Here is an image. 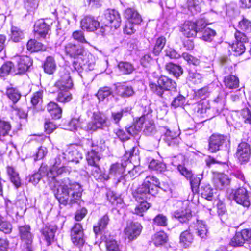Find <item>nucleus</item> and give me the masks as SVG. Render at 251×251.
<instances>
[{"label":"nucleus","instance_id":"obj_30","mask_svg":"<svg viewBox=\"0 0 251 251\" xmlns=\"http://www.w3.org/2000/svg\"><path fill=\"white\" fill-rule=\"evenodd\" d=\"M116 93L119 96L126 98L132 96L135 92L132 86L123 84L116 86Z\"/></svg>","mask_w":251,"mask_h":251},{"label":"nucleus","instance_id":"obj_57","mask_svg":"<svg viewBox=\"0 0 251 251\" xmlns=\"http://www.w3.org/2000/svg\"><path fill=\"white\" fill-rule=\"evenodd\" d=\"M14 66V64L11 62H7L4 63L0 68V77H5L8 75Z\"/></svg>","mask_w":251,"mask_h":251},{"label":"nucleus","instance_id":"obj_52","mask_svg":"<svg viewBox=\"0 0 251 251\" xmlns=\"http://www.w3.org/2000/svg\"><path fill=\"white\" fill-rule=\"evenodd\" d=\"M174 217L177 219L181 223H185L188 221L191 217L189 212H183L176 211L174 213Z\"/></svg>","mask_w":251,"mask_h":251},{"label":"nucleus","instance_id":"obj_53","mask_svg":"<svg viewBox=\"0 0 251 251\" xmlns=\"http://www.w3.org/2000/svg\"><path fill=\"white\" fill-rule=\"evenodd\" d=\"M238 27L242 30L247 32H251V20L243 18L238 23Z\"/></svg>","mask_w":251,"mask_h":251},{"label":"nucleus","instance_id":"obj_4","mask_svg":"<svg viewBox=\"0 0 251 251\" xmlns=\"http://www.w3.org/2000/svg\"><path fill=\"white\" fill-rule=\"evenodd\" d=\"M205 26V23L202 20L196 22L186 21L180 26V31L182 34L187 38L194 37L200 34L201 30Z\"/></svg>","mask_w":251,"mask_h":251},{"label":"nucleus","instance_id":"obj_25","mask_svg":"<svg viewBox=\"0 0 251 251\" xmlns=\"http://www.w3.org/2000/svg\"><path fill=\"white\" fill-rule=\"evenodd\" d=\"M48 173V168L47 165L42 164L37 173L29 176V181L34 184H37L42 178L45 177L48 181L47 174Z\"/></svg>","mask_w":251,"mask_h":251},{"label":"nucleus","instance_id":"obj_24","mask_svg":"<svg viewBox=\"0 0 251 251\" xmlns=\"http://www.w3.org/2000/svg\"><path fill=\"white\" fill-rule=\"evenodd\" d=\"M50 30V26L43 19L37 21L34 27L35 34L42 38H45Z\"/></svg>","mask_w":251,"mask_h":251},{"label":"nucleus","instance_id":"obj_49","mask_svg":"<svg viewBox=\"0 0 251 251\" xmlns=\"http://www.w3.org/2000/svg\"><path fill=\"white\" fill-rule=\"evenodd\" d=\"M6 94L13 103H16L21 98V94L17 89L13 88L7 89Z\"/></svg>","mask_w":251,"mask_h":251},{"label":"nucleus","instance_id":"obj_48","mask_svg":"<svg viewBox=\"0 0 251 251\" xmlns=\"http://www.w3.org/2000/svg\"><path fill=\"white\" fill-rule=\"evenodd\" d=\"M112 91L109 87H104L100 89L97 94V96L100 100H104L111 95Z\"/></svg>","mask_w":251,"mask_h":251},{"label":"nucleus","instance_id":"obj_33","mask_svg":"<svg viewBox=\"0 0 251 251\" xmlns=\"http://www.w3.org/2000/svg\"><path fill=\"white\" fill-rule=\"evenodd\" d=\"M6 170L11 182L16 188L20 187L21 185V181L19 173L11 166H8Z\"/></svg>","mask_w":251,"mask_h":251},{"label":"nucleus","instance_id":"obj_22","mask_svg":"<svg viewBox=\"0 0 251 251\" xmlns=\"http://www.w3.org/2000/svg\"><path fill=\"white\" fill-rule=\"evenodd\" d=\"M64 51L67 55L72 58H75L85 53L82 48L72 43H68L65 45Z\"/></svg>","mask_w":251,"mask_h":251},{"label":"nucleus","instance_id":"obj_41","mask_svg":"<svg viewBox=\"0 0 251 251\" xmlns=\"http://www.w3.org/2000/svg\"><path fill=\"white\" fill-rule=\"evenodd\" d=\"M225 86L229 89H235L239 86V80L236 76L229 75L225 77L224 79Z\"/></svg>","mask_w":251,"mask_h":251},{"label":"nucleus","instance_id":"obj_12","mask_svg":"<svg viewBox=\"0 0 251 251\" xmlns=\"http://www.w3.org/2000/svg\"><path fill=\"white\" fill-rule=\"evenodd\" d=\"M87 142L93 149L87 152L86 160L89 165H95L101 158V155L99 151L102 149V146L99 148L98 146H95L91 140H87Z\"/></svg>","mask_w":251,"mask_h":251},{"label":"nucleus","instance_id":"obj_29","mask_svg":"<svg viewBox=\"0 0 251 251\" xmlns=\"http://www.w3.org/2000/svg\"><path fill=\"white\" fill-rule=\"evenodd\" d=\"M230 183L228 176L224 174H218L214 178V184L217 189H223Z\"/></svg>","mask_w":251,"mask_h":251},{"label":"nucleus","instance_id":"obj_45","mask_svg":"<svg viewBox=\"0 0 251 251\" xmlns=\"http://www.w3.org/2000/svg\"><path fill=\"white\" fill-rule=\"evenodd\" d=\"M69 90H59L57 100L60 102H68L72 99V95Z\"/></svg>","mask_w":251,"mask_h":251},{"label":"nucleus","instance_id":"obj_59","mask_svg":"<svg viewBox=\"0 0 251 251\" xmlns=\"http://www.w3.org/2000/svg\"><path fill=\"white\" fill-rule=\"evenodd\" d=\"M40 0H25L24 6L28 11L35 10L39 5Z\"/></svg>","mask_w":251,"mask_h":251},{"label":"nucleus","instance_id":"obj_9","mask_svg":"<svg viewBox=\"0 0 251 251\" xmlns=\"http://www.w3.org/2000/svg\"><path fill=\"white\" fill-rule=\"evenodd\" d=\"M19 233L22 244L25 246L26 251H32L33 235L30 226L28 225L19 226Z\"/></svg>","mask_w":251,"mask_h":251},{"label":"nucleus","instance_id":"obj_47","mask_svg":"<svg viewBox=\"0 0 251 251\" xmlns=\"http://www.w3.org/2000/svg\"><path fill=\"white\" fill-rule=\"evenodd\" d=\"M201 197L208 201L212 200L213 195V189L209 185L201 186L200 189Z\"/></svg>","mask_w":251,"mask_h":251},{"label":"nucleus","instance_id":"obj_20","mask_svg":"<svg viewBox=\"0 0 251 251\" xmlns=\"http://www.w3.org/2000/svg\"><path fill=\"white\" fill-rule=\"evenodd\" d=\"M105 19L111 24V27L118 28L121 24V19L118 11L113 9H108L104 13Z\"/></svg>","mask_w":251,"mask_h":251},{"label":"nucleus","instance_id":"obj_28","mask_svg":"<svg viewBox=\"0 0 251 251\" xmlns=\"http://www.w3.org/2000/svg\"><path fill=\"white\" fill-rule=\"evenodd\" d=\"M109 222V217L106 214L98 221L97 225L94 226L93 231L96 236L101 234L102 231L106 229Z\"/></svg>","mask_w":251,"mask_h":251},{"label":"nucleus","instance_id":"obj_50","mask_svg":"<svg viewBox=\"0 0 251 251\" xmlns=\"http://www.w3.org/2000/svg\"><path fill=\"white\" fill-rule=\"evenodd\" d=\"M11 129V125L8 122L0 121V140L8 135Z\"/></svg>","mask_w":251,"mask_h":251},{"label":"nucleus","instance_id":"obj_18","mask_svg":"<svg viewBox=\"0 0 251 251\" xmlns=\"http://www.w3.org/2000/svg\"><path fill=\"white\" fill-rule=\"evenodd\" d=\"M80 25L82 29L89 32H93L99 27L100 23L95 17L87 16L81 20Z\"/></svg>","mask_w":251,"mask_h":251},{"label":"nucleus","instance_id":"obj_36","mask_svg":"<svg viewBox=\"0 0 251 251\" xmlns=\"http://www.w3.org/2000/svg\"><path fill=\"white\" fill-rule=\"evenodd\" d=\"M27 49L31 52L46 50V47L34 39L29 40L26 44Z\"/></svg>","mask_w":251,"mask_h":251},{"label":"nucleus","instance_id":"obj_44","mask_svg":"<svg viewBox=\"0 0 251 251\" xmlns=\"http://www.w3.org/2000/svg\"><path fill=\"white\" fill-rule=\"evenodd\" d=\"M166 42V39L163 36L158 38L155 42L153 49V53L155 55H158L162 51Z\"/></svg>","mask_w":251,"mask_h":251},{"label":"nucleus","instance_id":"obj_54","mask_svg":"<svg viewBox=\"0 0 251 251\" xmlns=\"http://www.w3.org/2000/svg\"><path fill=\"white\" fill-rule=\"evenodd\" d=\"M245 243L239 232L236 233L230 241L229 244L233 247L242 246Z\"/></svg>","mask_w":251,"mask_h":251},{"label":"nucleus","instance_id":"obj_13","mask_svg":"<svg viewBox=\"0 0 251 251\" xmlns=\"http://www.w3.org/2000/svg\"><path fill=\"white\" fill-rule=\"evenodd\" d=\"M233 200L238 204L244 207H248L250 205L249 193L243 187H240L235 190L233 194Z\"/></svg>","mask_w":251,"mask_h":251},{"label":"nucleus","instance_id":"obj_14","mask_svg":"<svg viewBox=\"0 0 251 251\" xmlns=\"http://www.w3.org/2000/svg\"><path fill=\"white\" fill-rule=\"evenodd\" d=\"M126 166H125L123 164H120L118 163H116L112 164L110 168L109 169V174L108 175L110 176H114L116 177H118L119 176H120V178L118 179V181L119 182L121 181V179L123 177V176H121L124 172L126 171V168H128L132 167V164L130 161H127L125 162Z\"/></svg>","mask_w":251,"mask_h":251},{"label":"nucleus","instance_id":"obj_60","mask_svg":"<svg viewBox=\"0 0 251 251\" xmlns=\"http://www.w3.org/2000/svg\"><path fill=\"white\" fill-rule=\"evenodd\" d=\"M43 91L40 90L33 93L31 98V103L33 106H36L42 102Z\"/></svg>","mask_w":251,"mask_h":251},{"label":"nucleus","instance_id":"obj_38","mask_svg":"<svg viewBox=\"0 0 251 251\" xmlns=\"http://www.w3.org/2000/svg\"><path fill=\"white\" fill-rule=\"evenodd\" d=\"M11 40L15 43L20 42L25 37L24 33L19 28L12 26L10 34Z\"/></svg>","mask_w":251,"mask_h":251},{"label":"nucleus","instance_id":"obj_61","mask_svg":"<svg viewBox=\"0 0 251 251\" xmlns=\"http://www.w3.org/2000/svg\"><path fill=\"white\" fill-rule=\"evenodd\" d=\"M210 94L209 87L205 86L199 90L195 92L196 97L202 100L206 99Z\"/></svg>","mask_w":251,"mask_h":251},{"label":"nucleus","instance_id":"obj_27","mask_svg":"<svg viewBox=\"0 0 251 251\" xmlns=\"http://www.w3.org/2000/svg\"><path fill=\"white\" fill-rule=\"evenodd\" d=\"M55 86L59 90H70L73 86V83L71 76L69 74H67L62 76L60 79L56 82Z\"/></svg>","mask_w":251,"mask_h":251},{"label":"nucleus","instance_id":"obj_55","mask_svg":"<svg viewBox=\"0 0 251 251\" xmlns=\"http://www.w3.org/2000/svg\"><path fill=\"white\" fill-rule=\"evenodd\" d=\"M185 98L183 95L179 94L174 98V100L171 102V107L176 108L182 106L185 102Z\"/></svg>","mask_w":251,"mask_h":251},{"label":"nucleus","instance_id":"obj_21","mask_svg":"<svg viewBox=\"0 0 251 251\" xmlns=\"http://www.w3.org/2000/svg\"><path fill=\"white\" fill-rule=\"evenodd\" d=\"M189 227L190 231L196 233L201 238H204L206 235L207 229L203 221L197 220Z\"/></svg>","mask_w":251,"mask_h":251},{"label":"nucleus","instance_id":"obj_8","mask_svg":"<svg viewBox=\"0 0 251 251\" xmlns=\"http://www.w3.org/2000/svg\"><path fill=\"white\" fill-rule=\"evenodd\" d=\"M235 41L231 46V50L235 55H240L245 51L246 48L244 44L248 42V38L246 35L239 31L234 33Z\"/></svg>","mask_w":251,"mask_h":251},{"label":"nucleus","instance_id":"obj_16","mask_svg":"<svg viewBox=\"0 0 251 251\" xmlns=\"http://www.w3.org/2000/svg\"><path fill=\"white\" fill-rule=\"evenodd\" d=\"M251 154L250 145L246 142H241L238 146L236 156L241 163L248 161Z\"/></svg>","mask_w":251,"mask_h":251},{"label":"nucleus","instance_id":"obj_39","mask_svg":"<svg viewBox=\"0 0 251 251\" xmlns=\"http://www.w3.org/2000/svg\"><path fill=\"white\" fill-rule=\"evenodd\" d=\"M56 65L54 58L52 56H48L44 64L45 72L49 74H52L55 71Z\"/></svg>","mask_w":251,"mask_h":251},{"label":"nucleus","instance_id":"obj_23","mask_svg":"<svg viewBox=\"0 0 251 251\" xmlns=\"http://www.w3.org/2000/svg\"><path fill=\"white\" fill-rule=\"evenodd\" d=\"M57 227L54 225H46L42 230L41 232L47 242V245L49 246L53 240Z\"/></svg>","mask_w":251,"mask_h":251},{"label":"nucleus","instance_id":"obj_19","mask_svg":"<svg viewBox=\"0 0 251 251\" xmlns=\"http://www.w3.org/2000/svg\"><path fill=\"white\" fill-rule=\"evenodd\" d=\"M164 128L165 131L162 135L163 140L168 146L177 145L179 142V139L178 138L179 133L178 131L170 130L166 127Z\"/></svg>","mask_w":251,"mask_h":251},{"label":"nucleus","instance_id":"obj_15","mask_svg":"<svg viewBox=\"0 0 251 251\" xmlns=\"http://www.w3.org/2000/svg\"><path fill=\"white\" fill-rule=\"evenodd\" d=\"M225 136L220 134H213L209 139L208 150L214 153L220 150L226 141Z\"/></svg>","mask_w":251,"mask_h":251},{"label":"nucleus","instance_id":"obj_40","mask_svg":"<svg viewBox=\"0 0 251 251\" xmlns=\"http://www.w3.org/2000/svg\"><path fill=\"white\" fill-rule=\"evenodd\" d=\"M165 68L167 72L176 77H179L183 73V70L181 66L172 63H167Z\"/></svg>","mask_w":251,"mask_h":251},{"label":"nucleus","instance_id":"obj_2","mask_svg":"<svg viewBox=\"0 0 251 251\" xmlns=\"http://www.w3.org/2000/svg\"><path fill=\"white\" fill-rule=\"evenodd\" d=\"M159 184V180L156 177L152 176L146 177L142 184L137 189L134 194V197L137 201L140 199L143 201L135 206L133 211V213L140 216H143V213L150 207V204L145 200L157 194Z\"/></svg>","mask_w":251,"mask_h":251},{"label":"nucleus","instance_id":"obj_3","mask_svg":"<svg viewBox=\"0 0 251 251\" xmlns=\"http://www.w3.org/2000/svg\"><path fill=\"white\" fill-rule=\"evenodd\" d=\"M149 87L153 93L162 98H164L163 95L165 92L170 93V92L173 91L174 93H176V83L165 76L160 77L157 80V84L150 82Z\"/></svg>","mask_w":251,"mask_h":251},{"label":"nucleus","instance_id":"obj_11","mask_svg":"<svg viewBox=\"0 0 251 251\" xmlns=\"http://www.w3.org/2000/svg\"><path fill=\"white\" fill-rule=\"evenodd\" d=\"M16 64V74H22L26 72L32 64V60L27 56H17L13 59Z\"/></svg>","mask_w":251,"mask_h":251},{"label":"nucleus","instance_id":"obj_35","mask_svg":"<svg viewBox=\"0 0 251 251\" xmlns=\"http://www.w3.org/2000/svg\"><path fill=\"white\" fill-rule=\"evenodd\" d=\"M206 25L205 24V25ZM216 35V32L206 26L201 30L200 34L198 35L200 38L206 42H211Z\"/></svg>","mask_w":251,"mask_h":251},{"label":"nucleus","instance_id":"obj_46","mask_svg":"<svg viewBox=\"0 0 251 251\" xmlns=\"http://www.w3.org/2000/svg\"><path fill=\"white\" fill-rule=\"evenodd\" d=\"M167 241V234L164 232H159L154 234L153 241L156 246L162 245Z\"/></svg>","mask_w":251,"mask_h":251},{"label":"nucleus","instance_id":"obj_56","mask_svg":"<svg viewBox=\"0 0 251 251\" xmlns=\"http://www.w3.org/2000/svg\"><path fill=\"white\" fill-rule=\"evenodd\" d=\"M154 224L158 226H166L168 224V219L162 214H159L153 219Z\"/></svg>","mask_w":251,"mask_h":251},{"label":"nucleus","instance_id":"obj_51","mask_svg":"<svg viewBox=\"0 0 251 251\" xmlns=\"http://www.w3.org/2000/svg\"><path fill=\"white\" fill-rule=\"evenodd\" d=\"M131 109L129 107H126L123 109H122L120 111L113 112L111 113V118L112 120L115 123H118L120 121V120L122 118L124 113H127Z\"/></svg>","mask_w":251,"mask_h":251},{"label":"nucleus","instance_id":"obj_10","mask_svg":"<svg viewBox=\"0 0 251 251\" xmlns=\"http://www.w3.org/2000/svg\"><path fill=\"white\" fill-rule=\"evenodd\" d=\"M60 158L68 162H75L77 163L82 158V154L78 149L74 146L68 148L65 152H62Z\"/></svg>","mask_w":251,"mask_h":251},{"label":"nucleus","instance_id":"obj_32","mask_svg":"<svg viewBox=\"0 0 251 251\" xmlns=\"http://www.w3.org/2000/svg\"><path fill=\"white\" fill-rule=\"evenodd\" d=\"M92 166L93 168L91 170V174L96 180L103 182L109 179V175L101 171L98 164Z\"/></svg>","mask_w":251,"mask_h":251},{"label":"nucleus","instance_id":"obj_17","mask_svg":"<svg viewBox=\"0 0 251 251\" xmlns=\"http://www.w3.org/2000/svg\"><path fill=\"white\" fill-rule=\"evenodd\" d=\"M142 230V226L138 223H130L127 224L124 230L125 236L129 240H132L138 236Z\"/></svg>","mask_w":251,"mask_h":251},{"label":"nucleus","instance_id":"obj_1","mask_svg":"<svg viewBox=\"0 0 251 251\" xmlns=\"http://www.w3.org/2000/svg\"><path fill=\"white\" fill-rule=\"evenodd\" d=\"M60 156L61 155L59 154L53 167L48 169L47 177L51 189L60 187L57 188L55 197L60 204L66 205L77 202L81 197L83 190L79 184L71 181L68 178H64L61 181L56 179L58 175L70 173V169L67 167H58L61 161Z\"/></svg>","mask_w":251,"mask_h":251},{"label":"nucleus","instance_id":"obj_43","mask_svg":"<svg viewBox=\"0 0 251 251\" xmlns=\"http://www.w3.org/2000/svg\"><path fill=\"white\" fill-rule=\"evenodd\" d=\"M143 119H139L133 125L127 127L126 131L128 134L134 136L142 130V122H143Z\"/></svg>","mask_w":251,"mask_h":251},{"label":"nucleus","instance_id":"obj_34","mask_svg":"<svg viewBox=\"0 0 251 251\" xmlns=\"http://www.w3.org/2000/svg\"><path fill=\"white\" fill-rule=\"evenodd\" d=\"M47 109L52 118L58 119L61 117L62 109L57 103L50 102L47 105Z\"/></svg>","mask_w":251,"mask_h":251},{"label":"nucleus","instance_id":"obj_63","mask_svg":"<svg viewBox=\"0 0 251 251\" xmlns=\"http://www.w3.org/2000/svg\"><path fill=\"white\" fill-rule=\"evenodd\" d=\"M149 168L158 172H162L165 169L164 164L158 162L154 160L151 161L149 165Z\"/></svg>","mask_w":251,"mask_h":251},{"label":"nucleus","instance_id":"obj_7","mask_svg":"<svg viewBox=\"0 0 251 251\" xmlns=\"http://www.w3.org/2000/svg\"><path fill=\"white\" fill-rule=\"evenodd\" d=\"M70 237L73 244L79 248L85 244L84 233L81 224L77 223L74 224L71 229Z\"/></svg>","mask_w":251,"mask_h":251},{"label":"nucleus","instance_id":"obj_42","mask_svg":"<svg viewBox=\"0 0 251 251\" xmlns=\"http://www.w3.org/2000/svg\"><path fill=\"white\" fill-rule=\"evenodd\" d=\"M119 71L123 74H130L135 70L133 65L128 62H120L118 65Z\"/></svg>","mask_w":251,"mask_h":251},{"label":"nucleus","instance_id":"obj_6","mask_svg":"<svg viewBox=\"0 0 251 251\" xmlns=\"http://www.w3.org/2000/svg\"><path fill=\"white\" fill-rule=\"evenodd\" d=\"M107 118L100 112H94L93 115V121L88 123L85 129L87 131H94L98 129H103L109 126Z\"/></svg>","mask_w":251,"mask_h":251},{"label":"nucleus","instance_id":"obj_26","mask_svg":"<svg viewBox=\"0 0 251 251\" xmlns=\"http://www.w3.org/2000/svg\"><path fill=\"white\" fill-rule=\"evenodd\" d=\"M124 15L128 21L132 22L136 25L140 24L142 21L141 15L133 8H127L125 10Z\"/></svg>","mask_w":251,"mask_h":251},{"label":"nucleus","instance_id":"obj_37","mask_svg":"<svg viewBox=\"0 0 251 251\" xmlns=\"http://www.w3.org/2000/svg\"><path fill=\"white\" fill-rule=\"evenodd\" d=\"M192 231L186 230L182 232L180 235V243L185 248L189 247L193 241V237L191 233Z\"/></svg>","mask_w":251,"mask_h":251},{"label":"nucleus","instance_id":"obj_58","mask_svg":"<svg viewBox=\"0 0 251 251\" xmlns=\"http://www.w3.org/2000/svg\"><path fill=\"white\" fill-rule=\"evenodd\" d=\"M188 78L194 83H200L202 81V75L197 72L190 70L188 74Z\"/></svg>","mask_w":251,"mask_h":251},{"label":"nucleus","instance_id":"obj_62","mask_svg":"<svg viewBox=\"0 0 251 251\" xmlns=\"http://www.w3.org/2000/svg\"><path fill=\"white\" fill-rule=\"evenodd\" d=\"M199 3L197 0H187V8L192 13H196L200 11Z\"/></svg>","mask_w":251,"mask_h":251},{"label":"nucleus","instance_id":"obj_31","mask_svg":"<svg viewBox=\"0 0 251 251\" xmlns=\"http://www.w3.org/2000/svg\"><path fill=\"white\" fill-rule=\"evenodd\" d=\"M140 119L143 120V122H142V129L144 127L143 131L145 134L148 136L154 134L156 130L153 122L144 116L140 117Z\"/></svg>","mask_w":251,"mask_h":251},{"label":"nucleus","instance_id":"obj_5","mask_svg":"<svg viewBox=\"0 0 251 251\" xmlns=\"http://www.w3.org/2000/svg\"><path fill=\"white\" fill-rule=\"evenodd\" d=\"M73 58V67L77 72H80L84 68L90 70L93 69L95 65L94 58L91 53H85Z\"/></svg>","mask_w":251,"mask_h":251},{"label":"nucleus","instance_id":"obj_64","mask_svg":"<svg viewBox=\"0 0 251 251\" xmlns=\"http://www.w3.org/2000/svg\"><path fill=\"white\" fill-rule=\"evenodd\" d=\"M191 187L192 191L194 193H196L198 191V186L200 185L201 178L198 177L197 176H194L193 175V176L189 178Z\"/></svg>","mask_w":251,"mask_h":251}]
</instances>
